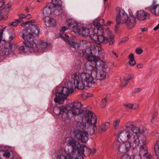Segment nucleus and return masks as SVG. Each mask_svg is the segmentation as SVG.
Segmentation results:
<instances>
[{
  "mask_svg": "<svg viewBox=\"0 0 159 159\" xmlns=\"http://www.w3.org/2000/svg\"><path fill=\"white\" fill-rule=\"evenodd\" d=\"M50 4H52L54 7L57 6H61V0H52V2L50 3Z\"/></svg>",
  "mask_w": 159,
  "mask_h": 159,
  "instance_id": "72a5a7b5",
  "label": "nucleus"
},
{
  "mask_svg": "<svg viewBox=\"0 0 159 159\" xmlns=\"http://www.w3.org/2000/svg\"><path fill=\"white\" fill-rule=\"evenodd\" d=\"M140 143L141 142L143 145H140L139 148V155L141 157H145L148 159L151 157L150 154L148 153V148L146 146L147 141L145 139H140Z\"/></svg>",
  "mask_w": 159,
  "mask_h": 159,
  "instance_id": "9b49d317",
  "label": "nucleus"
},
{
  "mask_svg": "<svg viewBox=\"0 0 159 159\" xmlns=\"http://www.w3.org/2000/svg\"><path fill=\"white\" fill-rule=\"evenodd\" d=\"M137 66L138 69L142 68L143 67V65L142 64H139L137 65Z\"/></svg>",
  "mask_w": 159,
  "mask_h": 159,
  "instance_id": "bf43d9fd",
  "label": "nucleus"
},
{
  "mask_svg": "<svg viewBox=\"0 0 159 159\" xmlns=\"http://www.w3.org/2000/svg\"><path fill=\"white\" fill-rule=\"evenodd\" d=\"M112 21H108L107 23L106 24V26H107L110 25L112 23Z\"/></svg>",
  "mask_w": 159,
  "mask_h": 159,
  "instance_id": "338daca9",
  "label": "nucleus"
},
{
  "mask_svg": "<svg viewBox=\"0 0 159 159\" xmlns=\"http://www.w3.org/2000/svg\"><path fill=\"white\" fill-rule=\"evenodd\" d=\"M66 42L69 46L75 49H77L80 47V44L78 42H75L74 39H68V38L65 39L64 40Z\"/></svg>",
  "mask_w": 159,
  "mask_h": 159,
  "instance_id": "b1692460",
  "label": "nucleus"
},
{
  "mask_svg": "<svg viewBox=\"0 0 159 159\" xmlns=\"http://www.w3.org/2000/svg\"><path fill=\"white\" fill-rule=\"evenodd\" d=\"M68 143L69 146L71 147L73 153H74L77 151L78 153V150L81 146V145L79 141L73 138H70L68 140Z\"/></svg>",
  "mask_w": 159,
  "mask_h": 159,
  "instance_id": "2eb2a0df",
  "label": "nucleus"
},
{
  "mask_svg": "<svg viewBox=\"0 0 159 159\" xmlns=\"http://www.w3.org/2000/svg\"><path fill=\"white\" fill-rule=\"evenodd\" d=\"M14 50L10 49L8 46L7 47L6 45L5 44V48L3 50L1 51L0 54L2 56L7 55L11 52V51Z\"/></svg>",
  "mask_w": 159,
  "mask_h": 159,
  "instance_id": "c756f323",
  "label": "nucleus"
},
{
  "mask_svg": "<svg viewBox=\"0 0 159 159\" xmlns=\"http://www.w3.org/2000/svg\"><path fill=\"white\" fill-rule=\"evenodd\" d=\"M11 7V4L8 3L4 7V9L9 11V9Z\"/></svg>",
  "mask_w": 159,
  "mask_h": 159,
  "instance_id": "8fccbe9b",
  "label": "nucleus"
},
{
  "mask_svg": "<svg viewBox=\"0 0 159 159\" xmlns=\"http://www.w3.org/2000/svg\"><path fill=\"white\" fill-rule=\"evenodd\" d=\"M136 52L138 54H141L143 52V50L140 48L137 49L135 50Z\"/></svg>",
  "mask_w": 159,
  "mask_h": 159,
  "instance_id": "09e8293b",
  "label": "nucleus"
},
{
  "mask_svg": "<svg viewBox=\"0 0 159 159\" xmlns=\"http://www.w3.org/2000/svg\"><path fill=\"white\" fill-rule=\"evenodd\" d=\"M156 1L153 0L152 5L149 7L146 8L145 9L149 11L154 15L159 16V4H156Z\"/></svg>",
  "mask_w": 159,
  "mask_h": 159,
  "instance_id": "6ab92c4d",
  "label": "nucleus"
},
{
  "mask_svg": "<svg viewBox=\"0 0 159 159\" xmlns=\"http://www.w3.org/2000/svg\"><path fill=\"white\" fill-rule=\"evenodd\" d=\"M88 133L85 131L83 132L76 130L75 132V136L83 143H85L88 140Z\"/></svg>",
  "mask_w": 159,
  "mask_h": 159,
  "instance_id": "dca6fc26",
  "label": "nucleus"
},
{
  "mask_svg": "<svg viewBox=\"0 0 159 159\" xmlns=\"http://www.w3.org/2000/svg\"><path fill=\"white\" fill-rule=\"evenodd\" d=\"M68 28H66L65 26L62 27L60 30V35L62 39H63L64 40L65 39H66L65 38L64 36H65L67 38H69V37L68 35L66 34H63V33L65 32V31L67 30Z\"/></svg>",
  "mask_w": 159,
  "mask_h": 159,
  "instance_id": "2f4dec72",
  "label": "nucleus"
},
{
  "mask_svg": "<svg viewBox=\"0 0 159 159\" xmlns=\"http://www.w3.org/2000/svg\"><path fill=\"white\" fill-rule=\"evenodd\" d=\"M67 22L68 23V26L69 28H71L72 26H76L77 25V22L72 19H68Z\"/></svg>",
  "mask_w": 159,
  "mask_h": 159,
  "instance_id": "473e14b6",
  "label": "nucleus"
},
{
  "mask_svg": "<svg viewBox=\"0 0 159 159\" xmlns=\"http://www.w3.org/2000/svg\"><path fill=\"white\" fill-rule=\"evenodd\" d=\"M141 157L139 155H135L134 157V159H141Z\"/></svg>",
  "mask_w": 159,
  "mask_h": 159,
  "instance_id": "052dcab7",
  "label": "nucleus"
},
{
  "mask_svg": "<svg viewBox=\"0 0 159 159\" xmlns=\"http://www.w3.org/2000/svg\"><path fill=\"white\" fill-rule=\"evenodd\" d=\"M10 155V153L8 152H5L3 154V156L6 158L9 157Z\"/></svg>",
  "mask_w": 159,
  "mask_h": 159,
  "instance_id": "de8ad7c7",
  "label": "nucleus"
},
{
  "mask_svg": "<svg viewBox=\"0 0 159 159\" xmlns=\"http://www.w3.org/2000/svg\"><path fill=\"white\" fill-rule=\"evenodd\" d=\"M128 19V16L124 11L120 8H117L116 21L117 24L115 26L116 29L118 28L120 24H125Z\"/></svg>",
  "mask_w": 159,
  "mask_h": 159,
  "instance_id": "1a4fd4ad",
  "label": "nucleus"
},
{
  "mask_svg": "<svg viewBox=\"0 0 159 159\" xmlns=\"http://www.w3.org/2000/svg\"><path fill=\"white\" fill-rule=\"evenodd\" d=\"M139 105L138 104H132L131 109L134 110H136L139 108Z\"/></svg>",
  "mask_w": 159,
  "mask_h": 159,
  "instance_id": "a19ab883",
  "label": "nucleus"
},
{
  "mask_svg": "<svg viewBox=\"0 0 159 159\" xmlns=\"http://www.w3.org/2000/svg\"><path fill=\"white\" fill-rule=\"evenodd\" d=\"M84 116L83 117V123L81 124V129L89 133L90 135L94 133L97 118L95 113L89 110L85 109L83 111Z\"/></svg>",
  "mask_w": 159,
  "mask_h": 159,
  "instance_id": "f03ea898",
  "label": "nucleus"
},
{
  "mask_svg": "<svg viewBox=\"0 0 159 159\" xmlns=\"http://www.w3.org/2000/svg\"><path fill=\"white\" fill-rule=\"evenodd\" d=\"M109 70L110 68L108 67L107 64L103 62V63H101L100 68L98 69L97 70L93 71L91 75L87 73L83 72L86 75H88L89 77L86 78V86L90 87L92 84H94V79L99 80L105 79L108 76V71Z\"/></svg>",
  "mask_w": 159,
  "mask_h": 159,
  "instance_id": "7ed1b4c3",
  "label": "nucleus"
},
{
  "mask_svg": "<svg viewBox=\"0 0 159 159\" xmlns=\"http://www.w3.org/2000/svg\"><path fill=\"white\" fill-rule=\"evenodd\" d=\"M114 142L112 144V147L117 149L118 151L121 153H125L128 152L130 148L134 150L137 148L138 147L134 141L132 139H128V141L125 143H121L120 141L124 142L120 140Z\"/></svg>",
  "mask_w": 159,
  "mask_h": 159,
  "instance_id": "423d86ee",
  "label": "nucleus"
},
{
  "mask_svg": "<svg viewBox=\"0 0 159 159\" xmlns=\"http://www.w3.org/2000/svg\"><path fill=\"white\" fill-rule=\"evenodd\" d=\"M132 104L129 103H125L123 104V106L126 108L131 109Z\"/></svg>",
  "mask_w": 159,
  "mask_h": 159,
  "instance_id": "c03bdc74",
  "label": "nucleus"
},
{
  "mask_svg": "<svg viewBox=\"0 0 159 159\" xmlns=\"http://www.w3.org/2000/svg\"><path fill=\"white\" fill-rule=\"evenodd\" d=\"M99 19L98 18L96 19V20H94V21L93 22V25L95 26V27H99Z\"/></svg>",
  "mask_w": 159,
  "mask_h": 159,
  "instance_id": "37998d69",
  "label": "nucleus"
},
{
  "mask_svg": "<svg viewBox=\"0 0 159 159\" xmlns=\"http://www.w3.org/2000/svg\"><path fill=\"white\" fill-rule=\"evenodd\" d=\"M19 17H20V18L22 19H24L25 18H26L25 15L23 14H21L19 15Z\"/></svg>",
  "mask_w": 159,
  "mask_h": 159,
  "instance_id": "e2e57ef3",
  "label": "nucleus"
},
{
  "mask_svg": "<svg viewBox=\"0 0 159 159\" xmlns=\"http://www.w3.org/2000/svg\"><path fill=\"white\" fill-rule=\"evenodd\" d=\"M154 149L156 154L159 152V141L157 142L155 144Z\"/></svg>",
  "mask_w": 159,
  "mask_h": 159,
  "instance_id": "58836bf2",
  "label": "nucleus"
},
{
  "mask_svg": "<svg viewBox=\"0 0 159 159\" xmlns=\"http://www.w3.org/2000/svg\"><path fill=\"white\" fill-rule=\"evenodd\" d=\"M134 54L132 53L130 54L129 56V59L130 60H131V61L132 60H134Z\"/></svg>",
  "mask_w": 159,
  "mask_h": 159,
  "instance_id": "864d4df0",
  "label": "nucleus"
},
{
  "mask_svg": "<svg viewBox=\"0 0 159 159\" xmlns=\"http://www.w3.org/2000/svg\"><path fill=\"white\" fill-rule=\"evenodd\" d=\"M92 151L89 148H87L85 145L82 144L81 146L78 150V154L80 155L78 158H76L75 159H83L82 156L84 155L85 157L89 156Z\"/></svg>",
  "mask_w": 159,
  "mask_h": 159,
  "instance_id": "4468645a",
  "label": "nucleus"
},
{
  "mask_svg": "<svg viewBox=\"0 0 159 159\" xmlns=\"http://www.w3.org/2000/svg\"><path fill=\"white\" fill-rule=\"evenodd\" d=\"M49 45L48 43L46 42H41L39 44V46L42 48H45Z\"/></svg>",
  "mask_w": 159,
  "mask_h": 159,
  "instance_id": "e433bc0d",
  "label": "nucleus"
},
{
  "mask_svg": "<svg viewBox=\"0 0 159 159\" xmlns=\"http://www.w3.org/2000/svg\"><path fill=\"white\" fill-rule=\"evenodd\" d=\"M82 106L81 103L78 101H75L70 104L69 109L67 108L66 113L65 115L66 116L67 119H69L73 117V116L77 115L79 114L82 115L83 117L84 116L83 111L86 108L81 111V108Z\"/></svg>",
  "mask_w": 159,
  "mask_h": 159,
  "instance_id": "0eeeda50",
  "label": "nucleus"
},
{
  "mask_svg": "<svg viewBox=\"0 0 159 159\" xmlns=\"http://www.w3.org/2000/svg\"><path fill=\"white\" fill-rule=\"evenodd\" d=\"M103 63V61L100 60H88L85 65L87 70L92 71L97 70L100 68L101 63Z\"/></svg>",
  "mask_w": 159,
  "mask_h": 159,
  "instance_id": "9d476101",
  "label": "nucleus"
},
{
  "mask_svg": "<svg viewBox=\"0 0 159 159\" xmlns=\"http://www.w3.org/2000/svg\"><path fill=\"white\" fill-rule=\"evenodd\" d=\"M107 96L105 98L102 99L101 102V105L102 108H104L106 105V102H107Z\"/></svg>",
  "mask_w": 159,
  "mask_h": 159,
  "instance_id": "4c0bfd02",
  "label": "nucleus"
},
{
  "mask_svg": "<svg viewBox=\"0 0 159 159\" xmlns=\"http://www.w3.org/2000/svg\"><path fill=\"white\" fill-rule=\"evenodd\" d=\"M72 30L75 33H78L79 34L81 31V29H80L78 26V24L76 26H72Z\"/></svg>",
  "mask_w": 159,
  "mask_h": 159,
  "instance_id": "f704fd0d",
  "label": "nucleus"
},
{
  "mask_svg": "<svg viewBox=\"0 0 159 159\" xmlns=\"http://www.w3.org/2000/svg\"><path fill=\"white\" fill-rule=\"evenodd\" d=\"M139 134L137 137H135L134 138H133L132 139L134 140V142L136 143L137 145L139 147V144L141 143H140V140L139 139V138L140 137L141 134L143 135H145L146 134H147L148 131L147 129L145 128H142L140 129L139 127Z\"/></svg>",
  "mask_w": 159,
  "mask_h": 159,
  "instance_id": "4be33fe9",
  "label": "nucleus"
},
{
  "mask_svg": "<svg viewBox=\"0 0 159 159\" xmlns=\"http://www.w3.org/2000/svg\"><path fill=\"white\" fill-rule=\"evenodd\" d=\"M83 55L87 60H99L100 58L98 56H94L90 48H87L85 50L83 51Z\"/></svg>",
  "mask_w": 159,
  "mask_h": 159,
  "instance_id": "a211bd4d",
  "label": "nucleus"
},
{
  "mask_svg": "<svg viewBox=\"0 0 159 159\" xmlns=\"http://www.w3.org/2000/svg\"><path fill=\"white\" fill-rule=\"evenodd\" d=\"M39 29L38 26L33 24L29 25L28 27L25 30H23L21 32V36L24 39V44L25 46L20 47V50L25 52L30 48L34 52L40 51L36 43L37 41L34 39V37L39 34Z\"/></svg>",
  "mask_w": 159,
  "mask_h": 159,
  "instance_id": "f257e3e1",
  "label": "nucleus"
},
{
  "mask_svg": "<svg viewBox=\"0 0 159 159\" xmlns=\"http://www.w3.org/2000/svg\"><path fill=\"white\" fill-rule=\"evenodd\" d=\"M72 93L66 87H57L56 89V97L54 98V101L59 104H62L63 101L66 99V96Z\"/></svg>",
  "mask_w": 159,
  "mask_h": 159,
  "instance_id": "6e6552de",
  "label": "nucleus"
},
{
  "mask_svg": "<svg viewBox=\"0 0 159 159\" xmlns=\"http://www.w3.org/2000/svg\"><path fill=\"white\" fill-rule=\"evenodd\" d=\"M90 37L92 39L96 42H98V43H101V38L102 37V36H99L97 34H91L90 35Z\"/></svg>",
  "mask_w": 159,
  "mask_h": 159,
  "instance_id": "c85d7f7f",
  "label": "nucleus"
},
{
  "mask_svg": "<svg viewBox=\"0 0 159 159\" xmlns=\"http://www.w3.org/2000/svg\"><path fill=\"white\" fill-rule=\"evenodd\" d=\"M136 61H134V60H132L131 61V60H130L129 61V64L131 66H134L136 64Z\"/></svg>",
  "mask_w": 159,
  "mask_h": 159,
  "instance_id": "6e6d98bb",
  "label": "nucleus"
},
{
  "mask_svg": "<svg viewBox=\"0 0 159 159\" xmlns=\"http://www.w3.org/2000/svg\"><path fill=\"white\" fill-rule=\"evenodd\" d=\"M141 89L140 88H137L135 89L134 90V93H138L141 90Z\"/></svg>",
  "mask_w": 159,
  "mask_h": 159,
  "instance_id": "13d9d810",
  "label": "nucleus"
},
{
  "mask_svg": "<svg viewBox=\"0 0 159 159\" xmlns=\"http://www.w3.org/2000/svg\"><path fill=\"white\" fill-rule=\"evenodd\" d=\"M54 113L57 115H59L60 114H62V117L65 120H68L66 118V116L65 114L66 113L67 108L64 106L61 107H55L53 109Z\"/></svg>",
  "mask_w": 159,
  "mask_h": 159,
  "instance_id": "f3484780",
  "label": "nucleus"
},
{
  "mask_svg": "<svg viewBox=\"0 0 159 159\" xmlns=\"http://www.w3.org/2000/svg\"><path fill=\"white\" fill-rule=\"evenodd\" d=\"M16 21L18 23H20L23 21V19L20 17H19V19H16Z\"/></svg>",
  "mask_w": 159,
  "mask_h": 159,
  "instance_id": "680f3d73",
  "label": "nucleus"
},
{
  "mask_svg": "<svg viewBox=\"0 0 159 159\" xmlns=\"http://www.w3.org/2000/svg\"><path fill=\"white\" fill-rule=\"evenodd\" d=\"M150 17V14L144 10L138 11L136 12V18L139 20H145Z\"/></svg>",
  "mask_w": 159,
  "mask_h": 159,
  "instance_id": "aec40b11",
  "label": "nucleus"
},
{
  "mask_svg": "<svg viewBox=\"0 0 159 159\" xmlns=\"http://www.w3.org/2000/svg\"><path fill=\"white\" fill-rule=\"evenodd\" d=\"M15 37V31L13 30L9 33L8 39L4 40L5 42V44L6 47L8 46L9 48L12 50H15L17 47L16 44L13 42H11Z\"/></svg>",
  "mask_w": 159,
  "mask_h": 159,
  "instance_id": "f8f14e48",
  "label": "nucleus"
},
{
  "mask_svg": "<svg viewBox=\"0 0 159 159\" xmlns=\"http://www.w3.org/2000/svg\"><path fill=\"white\" fill-rule=\"evenodd\" d=\"M57 159H73V158H69V159L67 158L66 156L63 155L59 156L57 157Z\"/></svg>",
  "mask_w": 159,
  "mask_h": 159,
  "instance_id": "a18cd8bd",
  "label": "nucleus"
},
{
  "mask_svg": "<svg viewBox=\"0 0 159 159\" xmlns=\"http://www.w3.org/2000/svg\"><path fill=\"white\" fill-rule=\"evenodd\" d=\"M88 76V75H86L83 72L75 73L72 75V77L74 79V82H68L66 87L69 89L71 93H73L74 89L76 88L83 90L85 86L87 87L86 78L89 77Z\"/></svg>",
  "mask_w": 159,
  "mask_h": 159,
  "instance_id": "20e7f679",
  "label": "nucleus"
},
{
  "mask_svg": "<svg viewBox=\"0 0 159 159\" xmlns=\"http://www.w3.org/2000/svg\"><path fill=\"white\" fill-rule=\"evenodd\" d=\"M129 39V38L128 37H126L123 38L122 39H121V40H120V43H125L126 42L128 41Z\"/></svg>",
  "mask_w": 159,
  "mask_h": 159,
  "instance_id": "603ef678",
  "label": "nucleus"
},
{
  "mask_svg": "<svg viewBox=\"0 0 159 159\" xmlns=\"http://www.w3.org/2000/svg\"><path fill=\"white\" fill-rule=\"evenodd\" d=\"M134 77L133 75H129L124 77V80H127L128 81L129 80L132 79Z\"/></svg>",
  "mask_w": 159,
  "mask_h": 159,
  "instance_id": "ea45409f",
  "label": "nucleus"
},
{
  "mask_svg": "<svg viewBox=\"0 0 159 159\" xmlns=\"http://www.w3.org/2000/svg\"><path fill=\"white\" fill-rule=\"evenodd\" d=\"M128 83V81L127 80H124V79L121 81V87L126 86Z\"/></svg>",
  "mask_w": 159,
  "mask_h": 159,
  "instance_id": "49530a36",
  "label": "nucleus"
},
{
  "mask_svg": "<svg viewBox=\"0 0 159 159\" xmlns=\"http://www.w3.org/2000/svg\"><path fill=\"white\" fill-rule=\"evenodd\" d=\"M99 27H102L103 25L106 26V24L104 23V20L102 19H99Z\"/></svg>",
  "mask_w": 159,
  "mask_h": 159,
  "instance_id": "79ce46f5",
  "label": "nucleus"
},
{
  "mask_svg": "<svg viewBox=\"0 0 159 159\" xmlns=\"http://www.w3.org/2000/svg\"><path fill=\"white\" fill-rule=\"evenodd\" d=\"M136 20L135 17L134 16L133 14H130V15L128 17L126 23V26L129 29L133 28L135 25Z\"/></svg>",
  "mask_w": 159,
  "mask_h": 159,
  "instance_id": "412c9836",
  "label": "nucleus"
},
{
  "mask_svg": "<svg viewBox=\"0 0 159 159\" xmlns=\"http://www.w3.org/2000/svg\"><path fill=\"white\" fill-rule=\"evenodd\" d=\"M80 31V34H81L83 36L86 37L90 33L89 29L86 27L81 28Z\"/></svg>",
  "mask_w": 159,
  "mask_h": 159,
  "instance_id": "7c9ffc66",
  "label": "nucleus"
},
{
  "mask_svg": "<svg viewBox=\"0 0 159 159\" xmlns=\"http://www.w3.org/2000/svg\"><path fill=\"white\" fill-rule=\"evenodd\" d=\"M120 159H130V157L128 155L125 154L123 155Z\"/></svg>",
  "mask_w": 159,
  "mask_h": 159,
  "instance_id": "3c124183",
  "label": "nucleus"
},
{
  "mask_svg": "<svg viewBox=\"0 0 159 159\" xmlns=\"http://www.w3.org/2000/svg\"><path fill=\"white\" fill-rule=\"evenodd\" d=\"M158 29H159V24L153 28V30L155 31H156Z\"/></svg>",
  "mask_w": 159,
  "mask_h": 159,
  "instance_id": "0e129e2a",
  "label": "nucleus"
},
{
  "mask_svg": "<svg viewBox=\"0 0 159 159\" xmlns=\"http://www.w3.org/2000/svg\"><path fill=\"white\" fill-rule=\"evenodd\" d=\"M120 122V120L119 119H117L114 121L113 125L115 129H118Z\"/></svg>",
  "mask_w": 159,
  "mask_h": 159,
  "instance_id": "c9c22d12",
  "label": "nucleus"
},
{
  "mask_svg": "<svg viewBox=\"0 0 159 159\" xmlns=\"http://www.w3.org/2000/svg\"><path fill=\"white\" fill-rule=\"evenodd\" d=\"M45 25L48 27H54L56 25L55 20L52 18H50L45 22Z\"/></svg>",
  "mask_w": 159,
  "mask_h": 159,
  "instance_id": "cd10ccee",
  "label": "nucleus"
},
{
  "mask_svg": "<svg viewBox=\"0 0 159 159\" xmlns=\"http://www.w3.org/2000/svg\"><path fill=\"white\" fill-rule=\"evenodd\" d=\"M52 4H48L43 9V14L44 16L46 17L49 16L52 12L53 8H54Z\"/></svg>",
  "mask_w": 159,
  "mask_h": 159,
  "instance_id": "5701e85b",
  "label": "nucleus"
},
{
  "mask_svg": "<svg viewBox=\"0 0 159 159\" xmlns=\"http://www.w3.org/2000/svg\"><path fill=\"white\" fill-rule=\"evenodd\" d=\"M157 113H155L153 115V116H152L153 119H155L157 117Z\"/></svg>",
  "mask_w": 159,
  "mask_h": 159,
  "instance_id": "69168bd1",
  "label": "nucleus"
},
{
  "mask_svg": "<svg viewBox=\"0 0 159 159\" xmlns=\"http://www.w3.org/2000/svg\"><path fill=\"white\" fill-rule=\"evenodd\" d=\"M110 123L109 122H105L101 124L99 126L98 132L101 133L102 132L106 131L109 128Z\"/></svg>",
  "mask_w": 159,
  "mask_h": 159,
  "instance_id": "a878e982",
  "label": "nucleus"
},
{
  "mask_svg": "<svg viewBox=\"0 0 159 159\" xmlns=\"http://www.w3.org/2000/svg\"><path fill=\"white\" fill-rule=\"evenodd\" d=\"M96 49H97L98 51L99 52H100L102 50V48L100 47H96Z\"/></svg>",
  "mask_w": 159,
  "mask_h": 159,
  "instance_id": "774afa93",
  "label": "nucleus"
},
{
  "mask_svg": "<svg viewBox=\"0 0 159 159\" xmlns=\"http://www.w3.org/2000/svg\"><path fill=\"white\" fill-rule=\"evenodd\" d=\"M66 42L69 46L75 49H77L80 47V44L78 42H75L74 39H68V38L65 39L64 40Z\"/></svg>",
  "mask_w": 159,
  "mask_h": 159,
  "instance_id": "393cba45",
  "label": "nucleus"
},
{
  "mask_svg": "<svg viewBox=\"0 0 159 159\" xmlns=\"http://www.w3.org/2000/svg\"><path fill=\"white\" fill-rule=\"evenodd\" d=\"M18 24L17 22L16 21V20H15V21L11 23L10 24V25H12L14 26H16L17 25V24Z\"/></svg>",
  "mask_w": 159,
  "mask_h": 159,
  "instance_id": "5fc2aeb1",
  "label": "nucleus"
},
{
  "mask_svg": "<svg viewBox=\"0 0 159 159\" xmlns=\"http://www.w3.org/2000/svg\"><path fill=\"white\" fill-rule=\"evenodd\" d=\"M125 129L121 131L118 135V140L125 141L128 139L137 137L139 134V127L135 126L132 122H128L125 125Z\"/></svg>",
  "mask_w": 159,
  "mask_h": 159,
  "instance_id": "39448f33",
  "label": "nucleus"
},
{
  "mask_svg": "<svg viewBox=\"0 0 159 159\" xmlns=\"http://www.w3.org/2000/svg\"><path fill=\"white\" fill-rule=\"evenodd\" d=\"M93 33L97 34L99 36H104L103 30L102 27H95L93 31Z\"/></svg>",
  "mask_w": 159,
  "mask_h": 159,
  "instance_id": "bb28decb",
  "label": "nucleus"
},
{
  "mask_svg": "<svg viewBox=\"0 0 159 159\" xmlns=\"http://www.w3.org/2000/svg\"><path fill=\"white\" fill-rule=\"evenodd\" d=\"M4 29L3 28L1 30L0 29V42L2 40V37L3 34V31Z\"/></svg>",
  "mask_w": 159,
  "mask_h": 159,
  "instance_id": "4d7b16f0",
  "label": "nucleus"
},
{
  "mask_svg": "<svg viewBox=\"0 0 159 159\" xmlns=\"http://www.w3.org/2000/svg\"><path fill=\"white\" fill-rule=\"evenodd\" d=\"M114 38L115 36L112 32L110 31H108L106 36H102V37L101 38V43L105 44L108 43L110 45H112L115 42Z\"/></svg>",
  "mask_w": 159,
  "mask_h": 159,
  "instance_id": "ddd939ff",
  "label": "nucleus"
}]
</instances>
